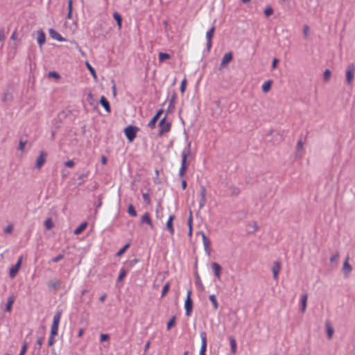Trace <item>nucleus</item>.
<instances>
[{
    "label": "nucleus",
    "instance_id": "f257e3e1",
    "mask_svg": "<svg viewBox=\"0 0 355 355\" xmlns=\"http://www.w3.org/2000/svg\"><path fill=\"white\" fill-rule=\"evenodd\" d=\"M62 312L58 311L53 316V322L51 327V334L48 340V345L52 346L55 343L54 337L58 335V327L61 318Z\"/></svg>",
    "mask_w": 355,
    "mask_h": 355
},
{
    "label": "nucleus",
    "instance_id": "f03ea898",
    "mask_svg": "<svg viewBox=\"0 0 355 355\" xmlns=\"http://www.w3.org/2000/svg\"><path fill=\"white\" fill-rule=\"evenodd\" d=\"M355 74V64L353 63H350L347 66L346 68V84L349 86H352L354 80V77Z\"/></svg>",
    "mask_w": 355,
    "mask_h": 355
},
{
    "label": "nucleus",
    "instance_id": "7ed1b4c3",
    "mask_svg": "<svg viewBox=\"0 0 355 355\" xmlns=\"http://www.w3.org/2000/svg\"><path fill=\"white\" fill-rule=\"evenodd\" d=\"M138 130V128L132 125H128L124 129L125 135L129 141L132 142L135 139Z\"/></svg>",
    "mask_w": 355,
    "mask_h": 355
},
{
    "label": "nucleus",
    "instance_id": "20e7f679",
    "mask_svg": "<svg viewBox=\"0 0 355 355\" xmlns=\"http://www.w3.org/2000/svg\"><path fill=\"white\" fill-rule=\"evenodd\" d=\"M191 291L189 290L187 291V298H186L185 303H184V308L186 310V315L187 316L191 315V311L193 309V302L191 300Z\"/></svg>",
    "mask_w": 355,
    "mask_h": 355
},
{
    "label": "nucleus",
    "instance_id": "39448f33",
    "mask_svg": "<svg viewBox=\"0 0 355 355\" xmlns=\"http://www.w3.org/2000/svg\"><path fill=\"white\" fill-rule=\"evenodd\" d=\"M46 157H47V154L45 152L41 151L40 153V155L37 157V158L36 159V163H35V167L37 168L40 169L42 168V166L46 162Z\"/></svg>",
    "mask_w": 355,
    "mask_h": 355
},
{
    "label": "nucleus",
    "instance_id": "423d86ee",
    "mask_svg": "<svg viewBox=\"0 0 355 355\" xmlns=\"http://www.w3.org/2000/svg\"><path fill=\"white\" fill-rule=\"evenodd\" d=\"M21 261H22V257H20L18 261L17 262V263L15 266H12L10 268L9 275L11 278H14L18 273V271L21 265Z\"/></svg>",
    "mask_w": 355,
    "mask_h": 355
},
{
    "label": "nucleus",
    "instance_id": "0eeeda50",
    "mask_svg": "<svg viewBox=\"0 0 355 355\" xmlns=\"http://www.w3.org/2000/svg\"><path fill=\"white\" fill-rule=\"evenodd\" d=\"M159 134L162 135L164 132H167L170 130L171 123L165 121V118H163L159 123Z\"/></svg>",
    "mask_w": 355,
    "mask_h": 355
},
{
    "label": "nucleus",
    "instance_id": "6e6552de",
    "mask_svg": "<svg viewBox=\"0 0 355 355\" xmlns=\"http://www.w3.org/2000/svg\"><path fill=\"white\" fill-rule=\"evenodd\" d=\"M200 338L202 345L200 350V355H206L205 352L207 349V334L205 331H202L200 333Z\"/></svg>",
    "mask_w": 355,
    "mask_h": 355
},
{
    "label": "nucleus",
    "instance_id": "1a4fd4ad",
    "mask_svg": "<svg viewBox=\"0 0 355 355\" xmlns=\"http://www.w3.org/2000/svg\"><path fill=\"white\" fill-rule=\"evenodd\" d=\"M190 154V144L188 145V147L185 149H184L182 152V162H181V166H187V159L188 156Z\"/></svg>",
    "mask_w": 355,
    "mask_h": 355
},
{
    "label": "nucleus",
    "instance_id": "9d476101",
    "mask_svg": "<svg viewBox=\"0 0 355 355\" xmlns=\"http://www.w3.org/2000/svg\"><path fill=\"white\" fill-rule=\"evenodd\" d=\"M214 31L215 28L214 26H212L206 33V38L207 40V49L208 51H209L211 47V39L213 37Z\"/></svg>",
    "mask_w": 355,
    "mask_h": 355
},
{
    "label": "nucleus",
    "instance_id": "9b49d317",
    "mask_svg": "<svg viewBox=\"0 0 355 355\" xmlns=\"http://www.w3.org/2000/svg\"><path fill=\"white\" fill-rule=\"evenodd\" d=\"M206 194H207L206 189L205 187L202 186L200 187V202H199L200 209H202L205 205Z\"/></svg>",
    "mask_w": 355,
    "mask_h": 355
},
{
    "label": "nucleus",
    "instance_id": "f8f14e48",
    "mask_svg": "<svg viewBox=\"0 0 355 355\" xmlns=\"http://www.w3.org/2000/svg\"><path fill=\"white\" fill-rule=\"evenodd\" d=\"M352 270V267L349 263V257H347L346 259L343 263V273L346 277H347L351 273Z\"/></svg>",
    "mask_w": 355,
    "mask_h": 355
},
{
    "label": "nucleus",
    "instance_id": "ddd939ff",
    "mask_svg": "<svg viewBox=\"0 0 355 355\" xmlns=\"http://www.w3.org/2000/svg\"><path fill=\"white\" fill-rule=\"evenodd\" d=\"M232 57L233 56H232V52L225 53L221 60L220 67L223 68V67H226L229 64V62L232 60Z\"/></svg>",
    "mask_w": 355,
    "mask_h": 355
},
{
    "label": "nucleus",
    "instance_id": "4468645a",
    "mask_svg": "<svg viewBox=\"0 0 355 355\" xmlns=\"http://www.w3.org/2000/svg\"><path fill=\"white\" fill-rule=\"evenodd\" d=\"M211 269L213 270L215 276L217 279H220L221 275L222 268L217 263H212L211 264Z\"/></svg>",
    "mask_w": 355,
    "mask_h": 355
},
{
    "label": "nucleus",
    "instance_id": "2eb2a0df",
    "mask_svg": "<svg viewBox=\"0 0 355 355\" xmlns=\"http://www.w3.org/2000/svg\"><path fill=\"white\" fill-rule=\"evenodd\" d=\"M307 300H308V294L304 293L301 296L300 298V304H301V312L304 313L306 309V304H307Z\"/></svg>",
    "mask_w": 355,
    "mask_h": 355
},
{
    "label": "nucleus",
    "instance_id": "dca6fc26",
    "mask_svg": "<svg viewBox=\"0 0 355 355\" xmlns=\"http://www.w3.org/2000/svg\"><path fill=\"white\" fill-rule=\"evenodd\" d=\"M281 269L280 263L279 261H276L273 263V266L272 268V271L273 273V278L275 280H277L278 278V275Z\"/></svg>",
    "mask_w": 355,
    "mask_h": 355
},
{
    "label": "nucleus",
    "instance_id": "f3484780",
    "mask_svg": "<svg viewBox=\"0 0 355 355\" xmlns=\"http://www.w3.org/2000/svg\"><path fill=\"white\" fill-rule=\"evenodd\" d=\"M49 34H50V36L54 39V40H56L58 41H60V42H63V41H65L66 40L62 37L60 33H58L57 31H55V30H53V29H51L49 31Z\"/></svg>",
    "mask_w": 355,
    "mask_h": 355
},
{
    "label": "nucleus",
    "instance_id": "a211bd4d",
    "mask_svg": "<svg viewBox=\"0 0 355 355\" xmlns=\"http://www.w3.org/2000/svg\"><path fill=\"white\" fill-rule=\"evenodd\" d=\"M325 327L327 337L329 339H331L334 335V329L329 321H327L325 322Z\"/></svg>",
    "mask_w": 355,
    "mask_h": 355
},
{
    "label": "nucleus",
    "instance_id": "6ab92c4d",
    "mask_svg": "<svg viewBox=\"0 0 355 355\" xmlns=\"http://www.w3.org/2000/svg\"><path fill=\"white\" fill-rule=\"evenodd\" d=\"M174 218H175V216L171 215L169 216V218L166 222V228L169 231L171 234H174V228L173 227V221Z\"/></svg>",
    "mask_w": 355,
    "mask_h": 355
},
{
    "label": "nucleus",
    "instance_id": "aec40b11",
    "mask_svg": "<svg viewBox=\"0 0 355 355\" xmlns=\"http://www.w3.org/2000/svg\"><path fill=\"white\" fill-rule=\"evenodd\" d=\"M100 103L102 105V106L105 108L106 112L107 113H110V103L105 96H101V98L100 99Z\"/></svg>",
    "mask_w": 355,
    "mask_h": 355
},
{
    "label": "nucleus",
    "instance_id": "412c9836",
    "mask_svg": "<svg viewBox=\"0 0 355 355\" xmlns=\"http://www.w3.org/2000/svg\"><path fill=\"white\" fill-rule=\"evenodd\" d=\"M46 41L45 34L42 31H37V42L42 46Z\"/></svg>",
    "mask_w": 355,
    "mask_h": 355
},
{
    "label": "nucleus",
    "instance_id": "4be33fe9",
    "mask_svg": "<svg viewBox=\"0 0 355 355\" xmlns=\"http://www.w3.org/2000/svg\"><path fill=\"white\" fill-rule=\"evenodd\" d=\"M200 234L202 236V241H203V245H204V248H205V250L208 252L209 251V245H210V241L207 238V236H205V233L203 232H200Z\"/></svg>",
    "mask_w": 355,
    "mask_h": 355
},
{
    "label": "nucleus",
    "instance_id": "5701e85b",
    "mask_svg": "<svg viewBox=\"0 0 355 355\" xmlns=\"http://www.w3.org/2000/svg\"><path fill=\"white\" fill-rule=\"evenodd\" d=\"M141 223H147L148 225H149V226L151 227V228H153V225L152 223V221H151V219L150 218V216L148 213H146L144 214L142 216H141Z\"/></svg>",
    "mask_w": 355,
    "mask_h": 355
},
{
    "label": "nucleus",
    "instance_id": "b1692460",
    "mask_svg": "<svg viewBox=\"0 0 355 355\" xmlns=\"http://www.w3.org/2000/svg\"><path fill=\"white\" fill-rule=\"evenodd\" d=\"M113 17L117 22L118 28L121 29L122 26V17L121 15L117 12H114L113 13Z\"/></svg>",
    "mask_w": 355,
    "mask_h": 355
},
{
    "label": "nucleus",
    "instance_id": "393cba45",
    "mask_svg": "<svg viewBox=\"0 0 355 355\" xmlns=\"http://www.w3.org/2000/svg\"><path fill=\"white\" fill-rule=\"evenodd\" d=\"M272 84V80H267L266 81L263 85H262V91L263 93H268L270 88H271V85Z\"/></svg>",
    "mask_w": 355,
    "mask_h": 355
},
{
    "label": "nucleus",
    "instance_id": "a878e982",
    "mask_svg": "<svg viewBox=\"0 0 355 355\" xmlns=\"http://www.w3.org/2000/svg\"><path fill=\"white\" fill-rule=\"evenodd\" d=\"M87 226V222H84V223H81L77 228L75 229L73 233L76 235L80 234L83 230H85Z\"/></svg>",
    "mask_w": 355,
    "mask_h": 355
},
{
    "label": "nucleus",
    "instance_id": "bb28decb",
    "mask_svg": "<svg viewBox=\"0 0 355 355\" xmlns=\"http://www.w3.org/2000/svg\"><path fill=\"white\" fill-rule=\"evenodd\" d=\"M248 232L250 233L255 232L259 229V225L257 222H253L248 225Z\"/></svg>",
    "mask_w": 355,
    "mask_h": 355
},
{
    "label": "nucleus",
    "instance_id": "cd10ccee",
    "mask_svg": "<svg viewBox=\"0 0 355 355\" xmlns=\"http://www.w3.org/2000/svg\"><path fill=\"white\" fill-rule=\"evenodd\" d=\"M15 297L13 296H10L8 299V302L6 306V311L10 312L12 309V306L14 303Z\"/></svg>",
    "mask_w": 355,
    "mask_h": 355
},
{
    "label": "nucleus",
    "instance_id": "c85d7f7f",
    "mask_svg": "<svg viewBox=\"0 0 355 355\" xmlns=\"http://www.w3.org/2000/svg\"><path fill=\"white\" fill-rule=\"evenodd\" d=\"M210 301L211 302L214 310H217L218 308V303L217 302L216 297L215 295H210L209 297Z\"/></svg>",
    "mask_w": 355,
    "mask_h": 355
},
{
    "label": "nucleus",
    "instance_id": "c756f323",
    "mask_svg": "<svg viewBox=\"0 0 355 355\" xmlns=\"http://www.w3.org/2000/svg\"><path fill=\"white\" fill-rule=\"evenodd\" d=\"M230 343L231 345V351L233 354H235L236 351V343L235 339L233 337H230Z\"/></svg>",
    "mask_w": 355,
    "mask_h": 355
},
{
    "label": "nucleus",
    "instance_id": "7c9ffc66",
    "mask_svg": "<svg viewBox=\"0 0 355 355\" xmlns=\"http://www.w3.org/2000/svg\"><path fill=\"white\" fill-rule=\"evenodd\" d=\"M171 55L166 53H159V60L160 62H164L165 60L170 59Z\"/></svg>",
    "mask_w": 355,
    "mask_h": 355
},
{
    "label": "nucleus",
    "instance_id": "2f4dec72",
    "mask_svg": "<svg viewBox=\"0 0 355 355\" xmlns=\"http://www.w3.org/2000/svg\"><path fill=\"white\" fill-rule=\"evenodd\" d=\"M6 38L5 31L3 28L0 29V49L3 46V41Z\"/></svg>",
    "mask_w": 355,
    "mask_h": 355
},
{
    "label": "nucleus",
    "instance_id": "473e14b6",
    "mask_svg": "<svg viewBox=\"0 0 355 355\" xmlns=\"http://www.w3.org/2000/svg\"><path fill=\"white\" fill-rule=\"evenodd\" d=\"M85 64H86L87 68L88 69V70L90 71L91 74L92 75L93 78L94 79H96L97 78V76H96V71H95L94 69L91 66V64L88 62H86Z\"/></svg>",
    "mask_w": 355,
    "mask_h": 355
},
{
    "label": "nucleus",
    "instance_id": "72a5a7b5",
    "mask_svg": "<svg viewBox=\"0 0 355 355\" xmlns=\"http://www.w3.org/2000/svg\"><path fill=\"white\" fill-rule=\"evenodd\" d=\"M196 284L197 285V286L201 290V291H203L204 290V286L203 284H202V282H201V279H200V277H199V275L198 274H196Z\"/></svg>",
    "mask_w": 355,
    "mask_h": 355
},
{
    "label": "nucleus",
    "instance_id": "f704fd0d",
    "mask_svg": "<svg viewBox=\"0 0 355 355\" xmlns=\"http://www.w3.org/2000/svg\"><path fill=\"white\" fill-rule=\"evenodd\" d=\"M158 120L157 116H154L152 119L149 121L148 126L150 128H154L155 127V124Z\"/></svg>",
    "mask_w": 355,
    "mask_h": 355
},
{
    "label": "nucleus",
    "instance_id": "c9c22d12",
    "mask_svg": "<svg viewBox=\"0 0 355 355\" xmlns=\"http://www.w3.org/2000/svg\"><path fill=\"white\" fill-rule=\"evenodd\" d=\"M331 72L329 69H326L323 74V78L325 82H328L331 78Z\"/></svg>",
    "mask_w": 355,
    "mask_h": 355
},
{
    "label": "nucleus",
    "instance_id": "e433bc0d",
    "mask_svg": "<svg viewBox=\"0 0 355 355\" xmlns=\"http://www.w3.org/2000/svg\"><path fill=\"white\" fill-rule=\"evenodd\" d=\"M169 288H170V284H169V282H166L162 288V295H161L162 297H163L168 293V291H169Z\"/></svg>",
    "mask_w": 355,
    "mask_h": 355
},
{
    "label": "nucleus",
    "instance_id": "4c0bfd02",
    "mask_svg": "<svg viewBox=\"0 0 355 355\" xmlns=\"http://www.w3.org/2000/svg\"><path fill=\"white\" fill-rule=\"evenodd\" d=\"M127 272L125 268H121L120 270L119 275L118 277V282H121L123 279L126 276Z\"/></svg>",
    "mask_w": 355,
    "mask_h": 355
},
{
    "label": "nucleus",
    "instance_id": "58836bf2",
    "mask_svg": "<svg viewBox=\"0 0 355 355\" xmlns=\"http://www.w3.org/2000/svg\"><path fill=\"white\" fill-rule=\"evenodd\" d=\"M44 225L47 230H51L53 227L51 218H47L44 222Z\"/></svg>",
    "mask_w": 355,
    "mask_h": 355
},
{
    "label": "nucleus",
    "instance_id": "ea45409f",
    "mask_svg": "<svg viewBox=\"0 0 355 355\" xmlns=\"http://www.w3.org/2000/svg\"><path fill=\"white\" fill-rule=\"evenodd\" d=\"M128 212L132 216H134V217L137 216V211H135L133 205H130L128 206Z\"/></svg>",
    "mask_w": 355,
    "mask_h": 355
},
{
    "label": "nucleus",
    "instance_id": "a19ab883",
    "mask_svg": "<svg viewBox=\"0 0 355 355\" xmlns=\"http://www.w3.org/2000/svg\"><path fill=\"white\" fill-rule=\"evenodd\" d=\"M189 225V236H191L192 234V214L190 213V217L188 220Z\"/></svg>",
    "mask_w": 355,
    "mask_h": 355
},
{
    "label": "nucleus",
    "instance_id": "79ce46f5",
    "mask_svg": "<svg viewBox=\"0 0 355 355\" xmlns=\"http://www.w3.org/2000/svg\"><path fill=\"white\" fill-rule=\"evenodd\" d=\"M44 328L42 329V336L38 338H37V345H38V348L40 349L42 344H43V341H44Z\"/></svg>",
    "mask_w": 355,
    "mask_h": 355
},
{
    "label": "nucleus",
    "instance_id": "37998d69",
    "mask_svg": "<svg viewBox=\"0 0 355 355\" xmlns=\"http://www.w3.org/2000/svg\"><path fill=\"white\" fill-rule=\"evenodd\" d=\"M273 13V9L271 6H267L264 10V14L266 17L270 16Z\"/></svg>",
    "mask_w": 355,
    "mask_h": 355
},
{
    "label": "nucleus",
    "instance_id": "c03bdc74",
    "mask_svg": "<svg viewBox=\"0 0 355 355\" xmlns=\"http://www.w3.org/2000/svg\"><path fill=\"white\" fill-rule=\"evenodd\" d=\"M60 282L58 280H55L53 282H51L49 284V286L50 288H52L53 289H57L60 285Z\"/></svg>",
    "mask_w": 355,
    "mask_h": 355
},
{
    "label": "nucleus",
    "instance_id": "a18cd8bd",
    "mask_svg": "<svg viewBox=\"0 0 355 355\" xmlns=\"http://www.w3.org/2000/svg\"><path fill=\"white\" fill-rule=\"evenodd\" d=\"M48 76L49 78H53L56 80H59L60 78V74L55 71H50L48 74Z\"/></svg>",
    "mask_w": 355,
    "mask_h": 355
},
{
    "label": "nucleus",
    "instance_id": "49530a36",
    "mask_svg": "<svg viewBox=\"0 0 355 355\" xmlns=\"http://www.w3.org/2000/svg\"><path fill=\"white\" fill-rule=\"evenodd\" d=\"M175 324V317L173 316L167 323V329L169 330Z\"/></svg>",
    "mask_w": 355,
    "mask_h": 355
},
{
    "label": "nucleus",
    "instance_id": "de8ad7c7",
    "mask_svg": "<svg viewBox=\"0 0 355 355\" xmlns=\"http://www.w3.org/2000/svg\"><path fill=\"white\" fill-rule=\"evenodd\" d=\"M12 230H13V225L9 224L4 228L3 232L6 234H11Z\"/></svg>",
    "mask_w": 355,
    "mask_h": 355
},
{
    "label": "nucleus",
    "instance_id": "09e8293b",
    "mask_svg": "<svg viewBox=\"0 0 355 355\" xmlns=\"http://www.w3.org/2000/svg\"><path fill=\"white\" fill-rule=\"evenodd\" d=\"M130 246V244L129 243H127L126 245H125L117 253V256H121L122 255L125 251L129 248Z\"/></svg>",
    "mask_w": 355,
    "mask_h": 355
},
{
    "label": "nucleus",
    "instance_id": "8fccbe9b",
    "mask_svg": "<svg viewBox=\"0 0 355 355\" xmlns=\"http://www.w3.org/2000/svg\"><path fill=\"white\" fill-rule=\"evenodd\" d=\"M303 146H304V141L301 139L299 140L297 144V146H296L297 150L301 151L303 149Z\"/></svg>",
    "mask_w": 355,
    "mask_h": 355
},
{
    "label": "nucleus",
    "instance_id": "3c124183",
    "mask_svg": "<svg viewBox=\"0 0 355 355\" xmlns=\"http://www.w3.org/2000/svg\"><path fill=\"white\" fill-rule=\"evenodd\" d=\"M110 338V336L107 334H102L100 336V342H104Z\"/></svg>",
    "mask_w": 355,
    "mask_h": 355
},
{
    "label": "nucleus",
    "instance_id": "603ef678",
    "mask_svg": "<svg viewBox=\"0 0 355 355\" xmlns=\"http://www.w3.org/2000/svg\"><path fill=\"white\" fill-rule=\"evenodd\" d=\"M187 169V166H181L180 171H179L180 177L182 178L184 175V173H185Z\"/></svg>",
    "mask_w": 355,
    "mask_h": 355
},
{
    "label": "nucleus",
    "instance_id": "864d4df0",
    "mask_svg": "<svg viewBox=\"0 0 355 355\" xmlns=\"http://www.w3.org/2000/svg\"><path fill=\"white\" fill-rule=\"evenodd\" d=\"M186 85H187V80L186 79L184 78L182 83H181V85H180V92L182 93H184L185 89H186Z\"/></svg>",
    "mask_w": 355,
    "mask_h": 355
},
{
    "label": "nucleus",
    "instance_id": "5fc2aeb1",
    "mask_svg": "<svg viewBox=\"0 0 355 355\" xmlns=\"http://www.w3.org/2000/svg\"><path fill=\"white\" fill-rule=\"evenodd\" d=\"M309 32H310L309 27L307 25L304 26L303 33L306 37L309 36Z\"/></svg>",
    "mask_w": 355,
    "mask_h": 355
},
{
    "label": "nucleus",
    "instance_id": "6e6d98bb",
    "mask_svg": "<svg viewBox=\"0 0 355 355\" xmlns=\"http://www.w3.org/2000/svg\"><path fill=\"white\" fill-rule=\"evenodd\" d=\"M27 347H28L27 343L25 342L22 346V348H21V352L19 355H24V354L26 352Z\"/></svg>",
    "mask_w": 355,
    "mask_h": 355
},
{
    "label": "nucleus",
    "instance_id": "4d7b16f0",
    "mask_svg": "<svg viewBox=\"0 0 355 355\" xmlns=\"http://www.w3.org/2000/svg\"><path fill=\"white\" fill-rule=\"evenodd\" d=\"M26 144V141H23L21 140L19 144V148H18L19 150L21 151H23L25 148Z\"/></svg>",
    "mask_w": 355,
    "mask_h": 355
},
{
    "label": "nucleus",
    "instance_id": "13d9d810",
    "mask_svg": "<svg viewBox=\"0 0 355 355\" xmlns=\"http://www.w3.org/2000/svg\"><path fill=\"white\" fill-rule=\"evenodd\" d=\"M65 166L69 168H72L74 166V162L73 160H69L64 163Z\"/></svg>",
    "mask_w": 355,
    "mask_h": 355
},
{
    "label": "nucleus",
    "instance_id": "bf43d9fd",
    "mask_svg": "<svg viewBox=\"0 0 355 355\" xmlns=\"http://www.w3.org/2000/svg\"><path fill=\"white\" fill-rule=\"evenodd\" d=\"M64 257L63 254H59L56 257L53 258L52 261L55 263L58 262L59 261L62 260Z\"/></svg>",
    "mask_w": 355,
    "mask_h": 355
},
{
    "label": "nucleus",
    "instance_id": "052dcab7",
    "mask_svg": "<svg viewBox=\"0 0 355 355\" xmlns=\"http://www.w3.org/2000/svg\"><path fill=\"white\" fill-rule=\"evenodd\" d=\"M142 196H143L144 201H146L148 204H150V200L149 195L148 193H143Z\"/></svg>",
    "mask_w": 355,
    "mask_h": 355
},
{
    "label": "nucleus",
    "instance_id": "680f3d73",
    "mask_svg": "<svg viewBox=\"0 0 355 355\" xmlns=\"http://www.w3.org/2000/svg\"><path fill=\"white\" fill-rule=\"evenodd\" d=\"M278 62H279L278 59L274 58L272 60V68L274 69H276Z\"/></svg>",
    "mask_w": 355,
    "mask_h": 355
},
{
    "label": "nucleus",
    "instance_id": "e2e57ef3",
    "mask_svg": "<svg viewBox=\"0 0 355 355\" xmlns=\"http://www.w3.org/2000/svg\"><path fill=\"white\" fill-rule=\"evenodd\" d=\"M72 0H69L68 1V11L72 12Z\"/></svg>",
    "mask_w": 355,
    "mask_h": 355
},
{
    "label": "nucleus",
    "instance_id": "0e129e2a",
    "mask_svg": "<svg viewBox=\"0 0 355 355\" xmlns=\"http://www.w3.org/2000/svg\"><path fill=\"white\" fill-rule=\"evenodd\" d=\"M239 192H240V191H239V189H237V188H234H234H232V193H233L234 195H238V194L239 193Z\"/></svg>",
    "mask_w": 355,
    "mask_h": 355
},
{
    "label": "nucleus",
    "instance_id": "69168bd1",
    "mask_svg": "<svg viewBox=\"0 0 355 355\" xmlns=\"http://www.w3.org/2000/svg\"><path fill=\"white\" fill-rule=\"evenodd\" d=\"M338 258V254H336L334 256H332L331 258H330V261L333 262V261H335Z\"/></svg>",
    "mask_w": 355,
    "mask_h": 355
},
{
    "label": "nucleus",
    "instance_id": "338daca9",
    "mask_svg": "<svg viewBox=\"0 0 355 355\" xmlns=\"http://www.w3.org/2000/svg\"><path fill=\"white\" fill-rule=\"evenodd\" d=\"M150 342H149V341L147 342L145 345V347H144V353H146L148 351V348L150 347Z\"/></svg>",
    "mask_w": 355,
    "mask_h": 355
},
{
    "label": "nucleus",
    "instance_id": "774afa93",
    "mask_svg": "<svg viewBox=\"0 0 355 355\" xmlns=\"http://www.w3.org/2000/svg\"><path fill=\"white\" fill-rule=\"evenodd\" d=\"M102 205V199H101V196H98V201L96 204V207L98 208L101 206Z\"/></svg>",
    "mask_w": 355,
    "mask_h": 355
}]
</instances>
